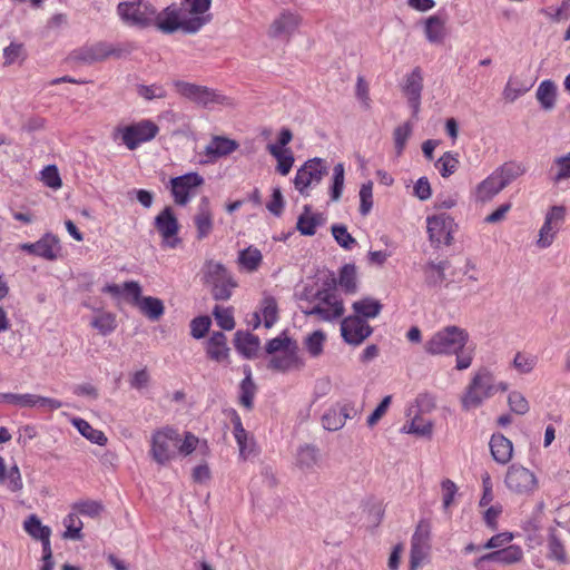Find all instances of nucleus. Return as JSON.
I'll return each mask as SVG.
<instances>
[{
    "label": "nucleus",
    "instance_id": "nucleus-60",
    "mask_svg": "<svg viewBox=\"0 0 570 570\" xmlns=\"http://www.w3.org/2000/svg\"><path fill=\"white\" fill-rule=\"evenodd\" d=\"M413 127L410 122H404L397 126L393 132L394 146L396 154L400 156L406 145L407 139L412 134Z\"/></svg>",
    "mask_w": 570,
    "mask_h": 570
},
{
    "label": "nucleus",
    "instance_id": "nucleus-43",
    "mask_svg": "<svg viewBox=\"0 0 570 570\" xmlns=\"http://www.w3.org/2000/svg\"><path fill=\"white\" fill-rule=\"evenodd\" d=\"M259 345V338L250 333L237 332L235 334V347L245 357L254 356Z\"/></svg>",
    "mask_w": 570,
    "mask_h": 570
},
{
    "label": "nucleus",
    "instance_id": "nucleus-36",
    "mask_svg": "<svg viewBox=\"0 0 570 570\" xmlns=\"http://www.w3.org/2000/svg\"><path fill=\"white\" fill-rule=\"evenodd\" d=\"M324 222L325 219L322 214L313 213L308 206H305L304 212L297 219L296 227L302 235L313 236Z\"/></svg>",
    "mask_w": 570,
    "mask_h": 570
},
{
    "label": "nucleus",
    "instance_id": "nucleus-26",
    "mask_svg": "<svg viewBox=\"0 0 570 570\" xmlns=\"http://www.w3.org/2000/svg\"><path fill=\"white\" fill-rule=\"evenodd\" d=\"M423 88V76L420 68L412 70L405 78L403 91L407 97L413 115L416 116L421 106V91Z\"/></svg>",
    "mask_w": 570,
    "mask_h": 570
},
{
    "label": "nucleus",
    "instance_id": "nucleus-62",
    "mask_svg": "<svg viewBox=\"0 0 570 570\" xmlns=\"http://www.w3.org/2000/svg\"><path fill=\"white\" fill-rule=\"evenodd\" d=\"M373 207V183L367 181L360 189V213L366 216Z\"/></svg>",
    "mask_w": 570,
    "mask_h": 570
},
{
    "label": "nucleus",
    "instance_id": "nucleus-19",
    "mask_svg": "<svg viewBox=\"0 0 570 570\" xmlns=\"http://www.w3.org/2000/svg\"><path fill=\"white\" fill-rule=\"evenodd\" d=\"M19 248L28 254L38 256L46 261H56L61 253V245L59 238L51 234L46 233L36 243H23L19 245Z\"/></svg>",
    "mask_w": 570,
    "mask_h": 570
},
{
    "label": "nucleus",
    "instance_id": "nucleus-16",
    "mask_svg": "<svg viewBox=\"0 0 570 570\" xmlns=\"http://www.w3.org/2000/svg\"><path fill=\"white\" fill-rule=\"evenodd\" d=\"M566 220V207L556 205L546 213L544 222L539 229L535 245L540 249L550 247Z\"/></svg>",
    "mask_w": 570,
    "mask_h": 570
},
{
    "label": "nucleus",
    "instance_id": "nucleus-14",
    "mask_svg": "<svg viewBox=\"0 0 570 570\" xmlns=\"http://www.w3.org/2000/svg\"><path fill=\"white\" fill-rule=\"evenodd\" d=\"M504 484L510 492L528 497L538 489V479L532 471L514 463L509 466L505 473Z\"/></svg>",
    "mask_w": 570,
    "mask_h": 570
},
{
    "label": "nucleus",
    "instance_id": "nucleus-20",
    "mask_svg": "<svg viewBox=\"0 0 570 570\" xmlns=\"http://www.w3.org/2000/svg\"><path fill=\"white\" fill-rule=\"evenodd\" d=\"M153 27L166 35L174 33L178 30L186 33L185 20L181 17L179 7L170 4L158 11L156 9V18L153 21Z\"/></svg>",
    "mask_w": 570,
    "mask_h": 570
},
{
    "label": "nucleus",
    "instance_id": "nucleus-63",
    "mask_svg": "<svg viewBox=\"0 0 570 570\" xmlns=\"http://www.w3.org/2000/svg\"><path fill=\"white\" fill-rule=\"evenodd\" d=\"M213 314L215 316L217 325L220 328L230 331L235 327V321L232 309L216 306Z\"/></svg>",
    "mask_w": 570,
    "mask_h": 570
},
{
    "label": "nucleus",
    "instance_id": "nucleus-38",
    "mask_svg": "<svg viewBox=\"0 0 570 570\" xmlns=\"http://www.w3.org/2000/svg\"><path fill=\"white\" fill-rule=\"evenodd\" d=\"M0 485L11 492H19L23 488L22 476L17 464L7 470L4 459L0 455Z\"/></svg>",
    "mask_w": 570,
    "mask_h": 570
},
{
    "label": "nucleus",
    "instance_id": "nucleus-54",
    "mask_svg": "<svg viewBox=\"0 0 570 570\" xmlns=\"http://www.w3.org/2000/svg\"><path fill=\"white\" fill-rule=\"evenodd\" d=\"M91 326L101 335H109L117 327L116 315L109 312H101L92 318Z\"/></svg>",
    "mask_w": 570,
    "mask_h": 570
},
{
    "label": "nucleus",
    "instance_id": "nucleus-12",
    "mask_svg": "<svg viewBox=\"0 0 570 570\" xmlns=\"http://www.w3.org/2000/svg\"><path fill=\"white\" fill-rule=\"evenodd\" d=\"M326 174L325 161L322 158L306 160L296 171L294 187L303 196L309 195V189L317 186Z\"/></svg>",
    "mask_w": 570,
    "mask_h": 570
},
{
    "label": "nucleus",
    "instance_id": "nucleus-61",
    "mask_svg": "<svg viewBox=\"0 0 570 570\" xmlns=\"http://www.w3.org/2000/svg\"><path fill=\"white\" fill-rule=\"evenodd\" d=\"M322 424L323 428L327 431H338L345 425V422L340 415V411L333 406L328 409L322 416Z\"/></svg>",
    "mask_w": 570,
    "mask_h": 570
},
{
    "label": "nucleus",
    "instance_id": "nucleus-40",
    "mask_svg": "<svg viewBox=\"0 0 570 570\" xmlns=\"http://www.w3.org/2000/svg\"><path fill=\"white\" fill-rule=\"evenodd\" d=\"M207 355L216 362H225L228 357V347L226 335L222 332H215L207 342Z\"/></svg>",
    "mask_w": 570,
    "mask_h": 570
},
{
    "label": "nucleus",
    "instance_id": "nucleus-28",
    "mask_svg": "<svg viewBox=\"0 0 570 570\" xmlns=\"http://www.w3.org/2000/svg\"><path fill=\"white\" fill-rule=\"evenodd\" d=\"M303 366L304 361L298 354L297 344L289 346V348L281 354L272 356L269 361V367L281 372L298 370Z\"/></svg>",
    "mask_w": 570,
    "mask_h": 570
},
{
    "label": "nucleus",
    "instance_id": "nucleus-53",
    "mask_svg": "<svg viewBox=\"0 0 570 570\" xmlns=\"http://www.w3.org/2000/svg\"><path fill=\"white\" fill-rule=\"evenodd\" d=\"M459 167L458 154L452 151L444 153L436 161L435 168L443 178L453 175Z\"/></svg>",
    "mask_w": 570,
    "mask_h": 570
},
{
    "label": "nucleus",
    "instance_id": "nucleus-3",
    "mask_svg": "<svg viewBox=\"0 0 570 570\" xmlns=\"http://www.w3.org/2000/svg\"><path fill=\"white\" fill-rule=\"evenodd\" d=\"M470 335L463 327L446 325L435 331L424 343V352L429 355H453L469 342Z\"/></svg>",
    "mask_w": 570,
    "mask_h": 570
},
{
    "label": "nucleus",
    "instance_id": "nucleus-46",
    "mask_svg": "<svg viewBox=\"0 0 570 570\" xmlns=\"http://www.w3.org/2000/svg\"><path fill=\"white\" fill-rule=\"evenodd\" d=\"M136 306L151 321L159 320L165 313L163 301L153 296H144Z\"/></svg>",
    "mask_w": 570,
    "mask_h": 570
},
{
    "label": "nucleus",
    "instance_id": "nucleus-58",
    "mask_svg": "<svg viewBox=\"0 0 570 570\" xmlns=\"http://www.w3.org/2000/svg\"><path fill=\"white\" fill-rule=\"evenodd\" d=\"M332 235L336 243L345 250H351L356 246V239L347 232L344 225H333L331 227Z\"/></svg>",
    "mask_w": 570,
    "mask_h": 570
},
{
    "label": "nucleus",
    "instance_id": "nucleus-8",
    "mask_svg": "<svg viewBox=\"0 0 570 570\" xmlns=\"http://www.w3.org/2000/svg\"><path fill=\"white\" fill-rule=\"evenodd\" d=\"M159 131L158 126L150 119H142L115 129V140H120L129 150H135L141 144L153 140Z\"/></svg>",
    "mask_w": 570,
    "mask_h": 570
},
{
    "label": "nucleus",
    "instance_id": "nucleus-57",
    "mask_svg": "<svg viewBox=\"0 0 570 570\" xmlns=\"http://www.w3.org/2000/svg\"><path fill=\"white\" fill-rule=\"evenodd\" d=\"M345 179V169L342 163H338L333 168L332 186H331V200L337 202L343 193Z\"/></svg>",
    "mask_w": 570,
    "mask_h": 570
},
{
    "label": "nucleus",
    "instance_id": "nucleus-25",
    "mask_svg": "<svg viewBox=\"0 0 570 570\" xmlns=\"http://www.w3.org/2000/svg\"><path fill=\"white\" fill-rule=\"evenodd\" d=\"M450 268L448 259H431L423 266L424 282L431 288L448 286L446 271Z\"/></svg>",
    "mask_w": 570,
    "mask_h": 570
},
{
    "label": "nucleus",
    "instance_id": "nucleus-34",
    "mask_svg": "<svg viewBox=\"0 0 570 570\" xmlns=\"http://www.w3.org/2000/svg\"><path fill=\"white\" fill-rule=\"evenodd\" d=\"M232 422L234 425L233 434L239 449V456L245 460L253 452V440L244 429L242 420L236 412L233 414Z\"/></svg>",
    "mask_w": 570,
    "mask_h": 570
},
{
    "label": "nucleus",
    "instance_id": "nucleus-30",
    "mask_svg": "<svg viewBox=\"0 0 570 570\" xmlns=\"http://www.w3.org/2000/svg\"><path fill=\"white\" fill-rule=\"evenodd\" d=\"M523 559V550L520 546L509 544L505 548L497 551L489 552L479 558V563L482 561L498 562L501 564H514Z\"/></svg>",
    "mask_w": 570,
    "mask_h": 570
},
{
    "label": "nucleus",
    "instance_id": "nucleus-56",
    "mask_svg": "<svg viewBox=\"0 0 570 570\" xmlns=\"http://www.w3.org/2000/svg\"><path fill=\"white\" fill-rule=\"evenodd\" d=\"M326 336L324 332L317 330L308 334L304 340V347L312 357H318L324 351Z\"/></svg>",
    "mask_w": 570,
    "mask_h": 570
},
{
    "label": "nucleus",
    "instance_id": "nucleus-5",
    "mask_svg": "<svg viewBox=\"0 0 570 570\" xmlns=\"http://www.w3.org/2000/svg\"><path fill=\"white\" fill-rule=\"evenodd\" d=\"M116 12L125 26L147 29L153 27L156 6L149 0H128L119 2Z\"/></svg>",
    "mask_w": 570,
    "mask_h": 570
},
{
    "label": "nucleus",
    "instance_id": "nucleus-37",
    "mask_svg": "<svg viewBox=\"0 0 570 570\" xmlns=\"http://www.w3.org/2000/svg\"><path fill=\"white\" fill-rule=\"evenodd\" d=\"M318 450L309 444L301 445L295 455V464L304 472H313L318 465Z\"/></svg>",
    "mask_w": 570,
    "mask_h": 570
},
{
    "label": "nucleus",
    "instance_id": "nucleus-32",
    "mask_svg": "<svg viewBox=\"0 0 570 570\" xmlns=\"http://www.w3.org/2000/svg\"><path fill=\"white\" fill-rule=\"evenodd\" d=\"M23 530L33 539L41 541L42 552H49L51 530L43 525L36 514H31L24 520Z\"/></svg>",
    "mask_w": 570,
    "mask_h": 570
},
{
    "label": "nucleus",
    "instance_id": "nucleus-51",
    "mask_svg": "<svg viewBox=\"0 0 570 570\" xmlns=\"http://www.w3.org/2000/svg\"><path fill=\"white\" fill-rule=\"evenodd\" d=\"M35 396L33 393H2L0 394V402L20 409H35Z\"/></svg>",
    "mask_w": 570,
    "mask_h": 570
},
{
    "label": "nucleus",
    "instance_id": "nucleus-52",
    "mask_svg": "<svg viewBox=\"0 0 570 570\" xmlns=\"http://www.w3.org/2000/svg\"><path fill=\"white\" fill-rule=\"evenodd\" d=\"M245 377L240 383L239 401L246 409H252L253 400L256 392V386L252 380V372L249 367L244 368Z\"/></svg>",
    "mask_w": 570,
    "mask_h": 570
},
{
    "label": "nucleus",
    "instance_id": "nucleus-10",
    "mask_svg": "<svg viewBox=\"0 0 570 570\" xmlns=\"http://www.w3.org/2000/svg\"><path fill=\"white\" fill-rule=\"evenodd\" d=\"M431 556V524L421 520L411 538L409 570H419L430 562Z\"/></svg>",
    "mask_w": 570,
    "mask_h": 570
},
{
    "label": "nucleus",
    "instance_id": "nucleus-24",
    "mask_svg": "<svg viewBox=\"0 0 570 570\" xmlns=\"http://www.w3.org/2000/svg\"><path fill=\"white\" fill-rule=\"evenodd\" d=\"M238 148V144L229 138L214 136L205 147L204 157L200 164H212L220 157H225L234 153Z\"/></svg>",
    "mask_w": 570,
    "mask_h": 570
},
{
    "label": "nucleus",
    "instance_id": "nucleus-1",
    "mask_svg": "<svg viewBox=\"0 0 570 570\" xmlns=\"http://www.w3.org/2000/svg\"><path fill=\"white\" fill-rule=\"evenodd\" d=\"M301 311L324 322H333L343 316V301L336 294V278L333 274L317 276L306 283L297 293Z\"/></svg>",
    "mask_w": 570,
    "mask_h": 570
},
{
    "label": "nucleus",
    "instance_id": "nucleus-15",
    "mask_svg": "<svg viewBox=\"0 0 570 570\" xmlns=\"http://www.w3.org/2000/svg\"><path fill=\"white\" fill-rule=\"evenodd\" d=\"M212 0H184L179 7L183 19L185 20L186 33L198 32L206 23L210 21Z\"/></svg>",
    "mask_w": 570,
    "mask_h": 570
},
{
    "label": "nucleus",
    "instance_id": "nucleus-48",
    "mask_svg": "<svg viewBox=\"0 0 570 570\" xmlns=\"http://www.w3.org/2000/svg\"><path fill=\"white\" fill-rule=\"evenodd\" d=\"M336 284H338L346 294H355L357 291V273L355 265H344L340 271Z\"/></svg>",
    "mask_w": 570,
    "mask_h": 570
},
{
    "label": "nucleus",
    "instance_id": "nucleus-27",
    "mask_svg": "<svg viewBox=\"0 0 570 570\" xmlns=\"http://www.w3.org/2000/svg\"><path fill=\"white\" fill-rule=\"evenodd\" d=\"M197 239L207 238L214 228L213 213L207 197L200 198L197 213L194 216Z\"/></svg>",
    "mask_w": 570,
    "mask_h": 570
},
{
    "label": "nucleus",
    "instance_id": "nucleus-44",
    "mask_svg": "<svg viewBox=\"0 0 570 570\" xmlns=\"http://www.w3.org/2000/svg\"><path fill=\"white\" fill-rule=\"evenodd\" d=\"M71 424L78 430V432L90 442L98 445L107 444V436L100 430L92 428L86 420L81 417H73Z\"/></svg>",
    "mask_w": 570,
    "mask_h": 570
},
{
    "label": "nucleus",
    "instance_id": "nucleus-49",
    "mask_svg": "<svg viewBox=\"0 0 570 570\" xmlns=\"http://www.w3.org/2000/svg\"><path fill=\"white\" fill-rule=\"evenodd\" d=\"M433 423L431 420L423 416L415 415L409 423L403 425L402 432L407 434H415L422 438H430L432 435Z\"/></svg>",
    "mask_w": 570,
    "mask_h": 570
},
{
    "label": "nucleus",
    "instance_id": "nucleus-13",
    "mask_svg": "<svg viewBox=\"0 0 570 570\" xmlns=\"http://www.w3.org/2000/svg\"><path fill=\"white\" fill-rule=\"evenodd\" d=\"M293 139V132L288 128H282L274 142L266 146L267 151L276 159V171L282 176H287L295 163L293 150L288 144Z\"/></svg>",
    "mask_w": 570,
    "mask_h": 570
},
{
    "label": "nucleus",
    "instance_id": "nucleus-23",
    "mask_svg": "<svg viewBox=\"0 0 570 570\" xmlns=\"http://www.w3.org/2000/svg\"><path fill=\"white\" fill-rule=\"evenodd\" d=\"M548 179L558 188H570V151L552 159L548 169Z\"/></svg>",
    "mask_w": 570,
    "mask_h": 570
},
{
    "label": "nucleus",
    "instance_id": "nucleus-33",
    "mask_svg": "<svg viewBox=\"0 0 570 570\" xmlns=\"http://www.w3.org/2000/svg\"><path fill=\"white\" fill-rule=\"evenodd\" d=\"M535 99L541 109L546 111L554 109L558 99V86L556 82L551 79L542 80L535 90Z\"/></svg>",
    "mask_w": 570,
    "mask_h": 570
},
{
    "label": "nucleus",
    "instance_id": "nucleus-64",
    "mask_svg": "<svg viewBox=\"0 0 570 570\" xmlns=\"http://www.w3.org/2000/svg\"><path fill=\"white\" fill-rule=\"evenodd\" d=\"M296 344L292 341L286 334H281L279 336L271 340L266 345V352L272 354L273 356L276 354H281L282 352L289 348V346Z\"/></svg>",
    "mask_w": 570,
    "mask_h": 570
},
{
    "label": "nucleus",
    "instance_id": "nucleus-9",
    "mask_svg": "<svg viewBox=\"0 0 570 570\" xmlns=\"http://www.w3.org/2000/svg\"><path fill=\"white\" fill-rule=\"evenodd\" d=\"M174 85L180 96L204 108L215 109L220 106L232 105L229 98L206 86L187 81H176Z\"/></svg>",
    "mask_w": 570,
    "mask_h": 570
},
{
    "label": "nucleus",
    "instance_id": "nucleus-4",
    "mask_svg": "<svg viewBox=\"0 0 570 570\" xmlns=\"http://www.w3.org/2000/svg\"><path fill=\"white\" fill-rule=\"evenodd\" d=\"M522 174L523 168L520 165L504 164L475 186L472 191L473 198L478 203L490 202Z\"/></svg>",
    "mask_w": 570,
    "mask_h": 570
},
{
    "label": "nucleus",
    "instance_id": "nucleus-18",
    "mask_svg": "<svg viewBox=\"0 0 570 570\" xmlns=\"http://www.w3.org/2000/svg\"><path fill=\"white\" fill-rule=\"evenodd\" d=\"M154 225L161 237V246L174 249L178 247L181 239L178 236L179 223L171 207H165L156 217Z\"/></svg>",
    "mask_w": 570,
    "mask_h": 570
},
{
    "label": "nucleus",
    "instance_id": "nucleus-59",
    "mask_svg": "<svg viewBox=\"0 0 570 570\" xmlns=\"http://www.w3.org/2000/svg\"><path fill=\"white\" fill-rule=\"evenodd\" d=\"M40 179L45 186L57 190L62 186V180L57 166L48 165L40 171Z\"/></svg>",
    "mask_w": 570,
    "mask_h": 570
},
{
    "label": "nucleus",
    "instance_id": "nucleus-17",
    "mask_svg": "<svg viewBox=\"0 0 570 570\" xmlns=\"http://www.w3.org/2000/svg\"><path fill=\"white\" fill-rule=\"evenodd\" d=\"M205 183L198 173H187L169 180L170 193L175 204L187 205L197 194V189Z\"/></svg>",
    "mask_w": 570,
    "mask_h": 570
},
{
    "label": "nucleus",
    "instance_id": "nucleus-31",
    "mask_svg": "<svg viewBox=\"0 0 570 570\" xmlns=\"http://www.w3.org/2000/svg\"><path fill=\"white\" fill-rule=\"evenodd\" d=\"M490 451L493 460L499 464H507L512 459L513 444L501 433L492 434L490 439Z\"/></svg>",
    "mask_w": 570,
    "mask_h": 570
},
{
    "label": "nucleus",
    "instance_id": "nucleus-41",
    "mask_svg": "<svg viewBox=\"0 0 570 570\" xmlns=\"http://www.w3.org/2000/svg\"><path fill=\"white\" fill-rule=\"evenodd\" d=\"M548 559L554 560L560 564L569 563V558L564 549L563 541L556 530H550L547 538Z\"/></svg>",
    "mask_w": 570,
    "mask_h": 570
},
{
    "label": "nucleus",
    "instance_id": "nucleus-45",
    "mask_svg": "<svg viewBox=\"0 0 570 570\" xmlns=\"http://www.w3.org/2000/svg\"><path fill=\"white\" fill-rule=\"evenodd\" d=\"M352 308L356 314L355 316H358L363 320L374 318L381 313L382 304L380 303V301L373 297H363L354 302Z\"/></svg>",
    "mask_w": 570,
    "mask_h": 570
},
{
    "label": "nucleus",
    "instance_id": "nucleus-55",
    "mask_svg": "<svg viewBox=\"0 0 570 570\" xmlns=\"http://www.w3.org/2000/svg\"><path fill=\"white\" fill-rule=\"evenodd\" d=\"M538 364V357L527 352H518L512 362L513 368L520 374L531 373Z\"/></svg>",
    "mask_w": 570,
    "mask_h": 570
},
{
    "label": "nucleus",
    "instance_id": "nucleus-22",
    "mask_svg": "<svg viewBox=\"0 0 570 570\" xmlns=\"http://www.w3.org/2000/svg\"><path fill=\"white\" fill-rule=\"evenodd\" d=\"M302 18L297 12L284 10L271 23L268 35L272 38H291L298 29Z\"/></svg>",
    "mask_w": 570,
    "mask_h": 570
},
{
    "label": "nucleus",
    "instance_id": "nucleus-35",
    "mask_svg": "<svg viewBox=\"0 0 570 570\" xmlns=\"http://www.w3.org/2000/svg\"><path fill=\"white\" fill-rule=\"evenodd\" d=\"M446 19L440 14L430 16L424 21V35L429 42L441 43L446 36Z\"/></svg>",
    "mask_w": 570,
    "mask_h": 570
},
{
    "label": "nucleus",
    "instance_id": "nucleus-29",
    "mask_svg": "<svg viewBox=\"0 0 570 570\" xmlns=\"http://www.w3.org/2000/svg\"><path fill=\"white\" fill-rule=\"evenodd\" d=\"M278 318V305L271 295H265L261 302L259 309L253 314V325L257 327L261 323L271 328Z\"/></svg>",
    "mask_w": 570,
    "mask_h": 570
},
{
    "label": "nucleus",
    "instance_id": "nucleus-50",
    "mask_svg": "<svg viewBox=\"0 0 570 570\" xmlns=\"http://www.w3.org/2000/svg\"><path fill=\"white\" fill-rule=\"evenodd\" d=\"M71 510L78 515L97 519L104 511V505L97 500H79L71 505Z\"/></svg>",
    "mask_w": 570,
    "mask_h": 570
},
{
    "label": "nucleus",
    "instance_id": "nucleus-39",
    "mask_svg": "<svg viewBox=\"0 0 570 570\" xmlns=\"http://www.w3.org/2000/svg\"><path fill=\"white\" fill-rule=\"evenodd\" d=\"M533 83L521 79L518 76H510L502 91L504 100L514 102L517 99L525 95Z\"/></svg>",
    "mask_w": 570,
    "mask_h": 570
},
{
    "label": "nucleus",
    "instance_id": "nucleus-6",
    "mask_svg": "<svg viewBox=\"0 0 570 570\" xmlns=\"http://www.w3.org/2000/svg\"><path fill=\"white\" fill-rule=\"evenodd\" d=\"M202 281L212 288V294L217 301H226L232 296L236 282L225 266L215 261H206L200 271Z\"/></svg>",
    "mask_w": 570,
    "mask_h": 570
},
{
    "label": "nucleus",
    "instance_id": "nucleus-47",
    "mask_svg": "<svg viewBox=\"0 0 570 570\" xmlns=\"http://www.w3.org/2000/svg\"><path fill=\"white\" fill-rule=\"evenodd\" d=\"M62 524L65 527V531L62 533L63 539L79 541L83 538V523L80 515L75 511L71 510L70 513L63 518Z\"/></svg>",
    "mask_w": 570,
    "mask_h": 570
},
{
    "label": "nucleus",
    "instance_id": "nucleus-21",
    "mask_svg": "<svg viewBox=\"0 0 570 570\" xmlns=\"http://www.w3.org/2000/svg\"><path fill=\"white\" fill-rule=\"evenodd\" d=\"M341 333L346 343L358 345L372 334V327L358 316H347L341 323Z\"/></svg>",
    "mask_w": 570,
    "mask_h": 570
},
{
    "label": "nucleus",
    "instance_id": "nucleus-42",
    "mask_svg": "<svg viewBox=\"0 0 570 570\" xmlns=\"http://www.w3.org/2000/svg\"><path fill=\"white\" fill-rule=\"evenodd\" d=\"M263 262L262 252L255 246H248L238 253L237 263L240 269L253 273L256 272Z\"/></svg>",
    "mask_w": 570,
    "mask_h": 570
},
{
    "label": "nucleus",
    "instance_id": "nucleus-2",
    "mask_svg": "<svg viewBox=\"0 0 570 570\" xmlns=\"http://www.w3.org/2000/svg\"><path fill=\"white\" fill-rule=\"evenodd\" d=\"M508 389L509 384L497 381L492 371L488 367H480L473 373L461 396L462 409L465 411L475 410L498 392H505Z\"/></svg>",
    "mask_w": 570,
    "mask_h": 570
},
{
    "label": "nucleus",
    "instance_id": "nucleus-11",
    "mask_svg": "<svg viewBox=\"0 0 570 570\" xmlns=\"http://www.w3.org/2000/svg\"><path fill=\"white\" fill-rule=\"evenodd\" d=\"M456 227L454 219L446 213L428 216L426 233L431 246L434 248L450 246Z\"/></svg>",
    "mask_w": 570,
    "mask_h": 570
},
{
    "label": "nucleus",
    "instance_id": "nucleus-7",
    "mask_svg": "<svg viewBox=\"0 0 570 570\" xmlns=\"http://www.w3.org/2000/svg\"><path fill=\"white\" fill-rule=\"evenodd\" d=\"M180 441L177 430L168 426L158 429L150 436L149 454L157 464L166 465L178 454Z\"/></svg>",
    "mask_w": 570,
    "mask_h": 570
}]
</instances>
